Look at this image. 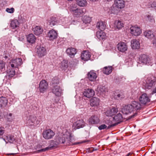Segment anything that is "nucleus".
<instances>
[{"label": "nucleus", "instance_id": "obj_36", "mask_svg": "<svg viewBox=\"0 0 156 156\" xmlns=\"http://www.w3.org/2000/svg\"><path fill=\"white\" fill-rule=\"evenodd\" d=\"M112 66H105L103 68L102 71L104 74L109 75L112 73Z\"/></svg>", "mask_w": 156, "mask_h": 156}, {"label": "nucleus", "instance_id": "obj_6", "mask_svg": "<svg viewBox=\"0 0 156 156\" xmlns=\"http://www.w3.org/2000/svg\"><path fill=\"white\" fill-rule=\"evenodd\" d=\"M139 63L148 65H151L152 64L151 60L149 56L144 54L140 55L139 58Z\"/></svg>", "mask_w": 156, "mask_h": 156}, {"label": "nucleus", "instance_id": "obj_11", "mask_svg": "<svg viewBox=\"0 0 156 156\" xmlns=\"http://www.w3.org/2000/svg\"><path fill=\"white\" fill-rule=\"evenodd\" d=\"M139 100L140 103L143 105H145L150 101V99L146 93H144L141 95Z\"/></svg>", "mask_w": 156, "mask_h": 156}, {"label": "nucleus", "instance_id": "obj_16", "mask_svg": "<svg viewBox=\"0 0 156 156\" xmlns=\"http://www.w3.org/2000/svg\"><path fill=\"white\" fill-rule=\"evenodd\" d=\"M125 2L123 0H115L114 6H115L118 9H122L125 7Z\"/></svg>", "mask_w": 156, "mask_h": 156}, {"label": "nucleus", "instance_id": "obj_45", "mask_svg": "<svg viewBox=\"0 0 156 156\" xmlns=\"http://www.w3.org/2000/svg\"><path fill=\"white\" fill-rule=\"evenodd\" d=\"M13 62L15 63L16 66H20L22 64V59L21 58H16L14 60Z\"/></svg>", "mask_w": 156, "mask_h": 156}, {"label": "nucleus", "instance_id": "obj_44", "mask_svg": "<svg viewBox=\"0 0 156 156\" xmlns=\"http://www.w3.org/2000/svg\"><path fill=\"white\" fill-rule=\"evenodd\" d=\"M83 22L85 24L90 23L91 21V18L87 16H85L83 18Z\"/></svg>", "mask_w": 156, "mask_h": 156}, {"label": "nucleus", "instance_id": "obj_35", "mask_svg": "<svg viewBox=\"0 0 156 156\" xmlns=\"http://www.w3.org/2000/svg\"><path fill=\"white\" fill-rule=\"evenodd\" d=\"M33 31L34 34L37 35H39L41 34L43 31V30L40 26H36L33 29Z\"/></svg>", "mask_w": 156, "mask_h": 156}, {"label": "nucleus", "instance_id": "obj_4", "mask_svg": "<svg viewBox=\"0 0 156 156\" xmlns=\"http://www.w3.org/2000/svg\"><path fill=\"white\" fill-rule=\"evenodd\" d=\"M145 87L146 88L150 89L156 85V77L152 75L149 76L146 80Z\"/></svg>", "mask_w": 156, "mask_h": 156}, {"label": "nucleus", "instance_id": "obj_33", "mask_svg": "<svg viewBox=\"0 0 156 156\" xmlns=\"http://www.w3.org/2000/svg\"><path fill=\"white\" fill-rule=\"evenodd\" d=\"M98 93L101 94H105V93L108 92V89L105 86L102 85L98 86L97 88Z\"/></svg>", "mask_w": 156, "mask_h": 156}, {"label": "nucleus", "instance_id": "obj_9", "mask_svg": "<svg viewBox=\"0 0 156 156\" xmlns=\"http://www.w3.org/2000/svg\"><path fill=\"white\" fill-rule=\"evenodd\" d=\"M55 135V132L50 129H45L42 133L43 137L46 140H49L52 138Z\"/></svg>", "mask_w": 156, "mask_h": 156}, {"label": "nucleus", "instance_id": "obj_22", "mask_svg": "<svg viewBox=\"0 0 156 156\" xmlns=\"http://www.w3.org/2000/svg\"><path fill=\"white\" fill-rule=\"evenodd\" d=\"M117 46L118 50L120 52H124L127 50V46L125 43L123 42L119 43Z\"/></svg>", "mask_w": 156, "mask_h": 156}, {"label": "nucleus", "instance_id": "obj_15", "mask_svg": "<svg viewBox=\"0 0 156 156\" xmlns=\"http://www.w3.org/2000/svg\"><path fill=\"white\" fill-rule=\"evenodd\" d=\"M6 74L5 76L4 80L6 81L10 80L16 74V71L14 68H10L6 71Z\"/></svg>", "mask_w": 156, "mask_h": 156}, {"label": "nucleus", "instance_id": "obj_19", "mask_svg": "<svg viewBox=\"0 0 156 156\" xmlns=\"http://www.w3.org/2000/svg\"><path fill=\"white\" fill-rule=\"evenodd\" d=\"M89 122L90 124H97L100 123V119L97 115H94L89 119Z\"/></svg>", "mask_w": 156, "mask_h": 156}, {"label": "nucleus", "instance_id": "obj_34", "mask_svg": "<svg viewBox=\"0 0 156 156\" xmlns=\"http://www.w3.org/2000/svg\"><path fill=\"white\" fill-rule=\"evenodd\" d=\"M20 25V23L18 20L14 19L12 20L10 23V26L12 29H15L19 27Z\"/></svg>", "mask_w": 156, "mask_h": 156}, {"label": "nucleus", "instance_id": "obj_24", "mask_svg": "<svg viewBox=\"0 0 156 156\" xmlns=\"http://www.w3.org/2000/svg\"><path fill=\"white\" fill-rule=\"evenodd\" d=\"M95 94L94 90L91 89H85L83 93L84 96L87 98H90L93 97Z\"/></svg>", "mask_w": 156, "mask_h": 156}, {"label": "nucleus", "instance_id": "obj_13", "mask_svg": "<svg viewBox=\"0 0 156 156\" xmlns=\"http://www.w3.org/2000/svg\"><path fill=\"white\" fill-rule=\"evenodd\" d=\"M48 87V83L45 80H42L40 81L39 86L40 93H43L45 91Z\"/></svg>", "mask_w": 156, "mask_h": 156}, {"label": "nucleus", "instance_id": "obj_48", "mask_svg": "<svg viewBox=\"0 0 156 156\" xmlns=\"http://www.w3.org/2000/svg\"><path fill=\"white\" fill-rule=\"evenodd\" d=\"M5 128L3 127H0V138H3V135L5 133Z\"/></svg>", "mask_w": 156, "mask_h": 156}, {"label": "nucleus", "instance_id": "obj_41", "mask_svg": "<svg viewBox=\"0 0 156 156\" xmlns=\"http://www.w3.org/2000/svg\"><path fill=\"white\" fill-rule=\"evenodd\" d=\"M5 62L0 61V73H3L5 71Z\"/></svg>", "mask_w": 156, "mask_h": 156}, {"label": "nucleus", "instance_id": "obj_2", "mask_svg": "<svg viewBox=\"0 0 156 156\" xmlns=\"http://www.w3.org/2000/svg\"><path fill=\"white\" fill-rule=\"evenodd\" d=\"M70 136L63 135L58 138V142L59 144H63L65 145L72 146L77 144V143H73V140L72 139Z\"/></svg>", "mask_w": 156, "mask_h": 156}, {"label": "nucleus", "instance_id": "obj_31", "mask_svg": "<svg viewBox=\"0 0 156 156\" xmlns=\"http://www.w3.org/2000/svg\"><path fill=\"white\" fill-rule=\"evenodd\" d=\"M8 104V100L6 98L2 96L0 97V107H5Z\"/></svg>", "mask_w": 156, "mask_h": 156}, {"label": "nucleus", "instance_id": "obj_51", "mask_svg": "<svg viewBox=\"0 0 156 156\" xmlns=\"http://www.w3.org/2000/svg\"><path fill=\"white\" fill-rule=\"evenodd\" d=\"M14 9L13 8H12L10 9L7 8L6 9V12L10 13H13L14 12Z\"/></svg>", "mask_w": 156, "mask_h": 156}, {"label": "nucleus", "instance_id": "obj_49", "mask_svg": "<svg viewBox=\"0 0 156 156\" xmlns=\"http://www.w3.org/2000/svg\"><path fill=\"white\" fill-rule=\"evenodd\" d=\"M146 16L147 18V20L148 21L151 22H154V20L152 16L150 15H148Z\"/></svg>", "mask_w": 156, "mask_h": 156}, {"label": "nucleus", "instance_id": "obj_42", "mask_svg": "<svg viewBox=\"0 0 156 156\" xmlns=\"http://www.w3.org/2000/svg\"><path fill=\"white\" fill-rule=\"evenodd\" d=\"M115 25L118 29L121 28L124 26L123 23L120 20H116L115 23Z\"/></svg>", "mask_w": 156, "mask_h": 156}, {"label": "nucleus", "instance_id": "obj_25", "mask_svg": "<svg viewBox=\"0 0 156 156\" xmlns=\"http://www.w3.org/2000/svg\"><path fill=\"white\" fill-rule=\"evenodd\" d=\"M87 77L89 80L91 81L96 80L97 77L96 73L93 70H91L87 74Z\"/></svg>", "mask_w": 156, "mask_h": 156}, {"label": "nucleus", "instance_id": "obj_30", "mask_svg": "<svg viewBox=\"0 0 156 156\" xmlns=\"http://www.w3.org/2000/svg\"><path fill=\"white\" fill-rule=\"evenodd\" d=\"M131 46L133 49H138L140 48V43L136 39H134L131 41Z\"/></svg>", "mask_w": 156, "mask_h": 156}, {"label": "nucleus", "instance_id": "obj_29", "mask_svg": "<svg viewBox=\"0 0 156 156\" xmlns=\"http://www.w3.org/2000/svg\"><path fill=\"white\" fill-rule=\"evenodd\" d=\"M99 99L97 98L93 97L90 100V105L91 106H97L99 105Z\"/></svg>", "mask_w": 156, "mask_h": 156}, {"label": "nucleus", "instance_id": "obj_20", "mask_svg": "<svg viewBox=\"0 0 156 156\" xmlns=\"http://www.w3.org/2000/svg\"><path fill=\"white\" fill-rule=\"evenodd\" d=\"M96 36L100 40L104 41L106 39L107 37L106 33L102 30L97 31Z\"/></svg>", "mask_w": 156, "mask_h": 156}, {"label": "nucleus", "instance_id": "obj_8", "mask_svg": "<svg viewBox=\"0 0 156 156\" xmlns=\"http://www.w3.org/2000/svg\"><path fill=\"white\" fill-rule=\"evenodd\" d=\"M58 144L59 143L58 141L52 140L48 147L37 150V153H40L56 148L58 147Z\"/></svg>", "mask_w": 156, "mask_h": 156}, {"label": "nucleus", "instance_id": "obj_57", "mask_svg": "<svg viewBox=\"0 0 156 156\" xmlns=\"http://www.w3.org/2000/svg\"><path fill=\"white\" fill-rule=\"evenodd\" d=\"M13 154L11 153V154H9V155H12V154Z\"/></svg>", "mask_w": 156, "mask_h": 156}, {"label": "nucleus", "instance_id": "obj_56", "mask_svg": "<svg viewBox=\"0 0 156 156\" xmlns=\"http://www.w3.org/2000/svg\"><path fill=\"white\" fill-rule=\"evenodd\" d=\"M131 154V153H129L127 154L126 156H129Z\"/></svg>", "mask_w": 156, "mask_h": 156}, {"label": "nucleus", "instance_id": "obj_3", "mask_svg": "<svg viewBox=\"0 0 156 156\" xmlns=\"http://www.w3.org/2000/svg\"><path fill=\"white\" fill-rule=\"evenodd\" d=\"M36 116L33 115H30L29 119L27 121V126L34 128L38 126L41 121L38 119L36 120Z\"/></svg>", "mask_w": 156, "mask_h": 156}, {"label": "nucleus", "instance_id": "obj_37", "mask_svg": "<svg viewBox=\"0 0 156 156\" xmlns=\"http://www.w3.org/2000/svg\"><path fill=\"white\" fill-rule=\"evenodd\" d=\"M96 27L101 30L103 31V30H104L105 29L106 26L105 23V22L100 21L97 23Z\"/></svg>", "mask_w": 156, "mask_h": 156}, {"label": "nucleus", "instance_id": "obj_55", "mask_svg": "<svg viewBox=\"0 0 156 156\" xmlns=\"http://www.w3.org/2000/svg\"><path fill=\"white\" fill-rule=\"evenodd\" d=\"M11 66L12 68H13L15 66L14 64H11Z\"/></svg>", "mask_w": 156, "mask_h": 156}, {"label": "nucleus", "instance_id": "obj_27", "mask_svg": "<svg viewBox=\"0 0 156 156\" xmlns=\"http://www.w3.org/2000/svg\"><path fill=\"white\" fill-rule=\"evenodd\" d=\"M125 96L123 92L121 91L119 92H115L114 94V98L117 100H120L124 98Z\"/></svg>", "mask_w": 156, "mask_h": 156}, {"label": "nucleus", "instance_id": "obj_58", "mask_svg": "<svg viewBox=\"0 0 156 156\" xmlns=\"http://www.w3.org/2000/svg\"><path fill=\"white\" fill-rule=\"evenodd\" d=\"M86 142V141L85 140L83 141V142H84V143H85V142Z\"/></svg>", "mask_w": 156, "mask_h": 156}, {"label": "nucleus", "instance_id": "obj_17", "mask_svg": "<svg viewBox=\"0 0 156 156\" xmlns=\"http://www.w3.org/2000/svg\"><path fill=\"white\" fill-rule=\"evenodd\" d=\"M66 52L70 57L73 58L77 52V50L74 48L70 47L67 48Z\"/></svg>", "mask_w": 156, "mask_h": 156}, {"label": "nucleus", "instance_id": "obj_21", "mask_svg": "<svg viewBox=\"0 0 156 156\" xmlns=\"http://www.w3.org/2000/svg\"><path fill=\"white\" fill-rule=\"evenodd\" d=\"M91 57L90 53L87 51H83L81 53V59L84 61L89 60Z\"/></svg>", "mask_w": 156, "mask_h": 156}, {"label": "nucleus", "instance_id": "obj_47", "mask_svg": "<svg viewBox=\"0 0 156 156\" xmlns=\"http://www.w3.org/2000/svg\"><path fill=\"white\" fill-rule=\"evenodd\" d=\"M12 114L11 113H10L8 115H7L5 118L6 119L7 121L8 122H12Z\"/></svg>", "mask_w": 156, "mask_h": 156}, {"label": "nucleus", "instance_id": "obj_54", "mask_svg": "<svg viewBox=\"0 0 156 156\" xmlns=\"http://www.w3.org/2000/svg\"><path fill=\"white\" fill-rule=\"evenodd\" d=\"M156 93V87H155L153 89V90L152 91V93L153 94H155Z\"/></svg>", "mask_w": 156, "mask_h": 156}, {"label": "nucleus", "instance_id": "obj_46", "mask_svg": "<svg viewBox=\"0 0 156 156\" xmlns=\"http://www.w3.org/2000/svg\"><path fill=\"white\" fill-rule=\"evenodd\" d=\"M52 83L53 84H58L59 83V80L58 77L55 76L52 79Z\"/></svg>", "mask_w": 156, "mask_h": 156}, {"label": "nucleus", "instance_id": "obj_32", "mask_svg": "<svg viewBox=\"0 0 156 156\" xmlns=\"http://www.w3.org/2000/svg\"><path fill=\"white\" fill-rule=\"evenodd\" d=\"M27 42L31 44H33L35 42L36 38L33 34H30L27 37Z\"/></svg>", "mask_w": 156, "mask_h": 156}, {"label": "nucleus", "instance_id": "obj_26", "mask_svg": "<svg viewBox=\"0 0 156 156\" xmlns=\"http://www.w3.org/2000/svg\"><path fill=\"white\" fill-rule=\"evenodd\" d=\"M57 20L55 17L52 16L47 20V23L51 27L55 25L57 23Z\"/></svg>", "mask_w": 156, "mask_h": 156}, {"label": "nucleus", "instance_id": "obj_40", "mask_svg": "<svg viewBox=\"0 0 156 156\" xmlns=\"http://www.w3.org/2000/svg\"><path fill=\"white\" fill-rule=\"evenodd\" d=\"M76 3L80 7L86 6L87 4L86 0H76Z\"/></svg>", "mask_w": 156, "mask_h": 156}, {"label": "nucleus", "instance_id": "obj_1", "mask_svg": "<svg viewBox=\"0 0 156 156\" xmlns=\"http://www.w3.org/2000/svg\"><path fill=\"white\" fill-rule=\"evenodd\" d=\"M141 104L138 101H133L130 104L125 105L123 108L122 111L126 114H128L132 112H135L133 115L129 117V119L134 118L137 115V112L141 109L142 106Z\"/></svg>", "mask_w": 156, "mask_h": 156}, {"label": "nucleus", "instance_id": "obj_59", "mask_svg": "<svg viewBox=\"0 0 156 156\" xmlns=\"http://www.w3.org/2000/svg\"><path fill=\"white\" fill-rule=\"evenodd\" d=\"M87 141H89L87 140Z\"/></svg>", "mask_w": 156, "mask_h": 156}, {"label": "nucleus", "instance_id": "obj_23", "mask_svg": "<svg viewBox=\"0 0 156 156\" xmlns=\"http://www.w3.org/2000/svg\"><path fill=\"white\" fill-rule=\"evenodd\" d=\"M47 35L50 40H53L57 37L58 34L55 30H51L48 32Z\"/></svg>", "mask_w": 156, "mask_h": 156}, {"label": "nucleus", "instance_id": "obj_28", "mask_svg": "<svg viewBox=\"0 0 156 156\" xmlns=\"http://www.w3.org/2000/svg\"><path fill=\"white\" fill-rule=\"evenodd\" d=\"M37 52L38 56L41 57L44 56L46 54V48L43 47H40L37 49Z\"/></svg>", "mask_w": 156, "mask_h": 156}, {"label": "nucleus", "instance_id": "obj_53", "mask_svg": "<svg viewBox=\"0 0 156 156\" xmlns=\"http://www.w3.org/2000/svg\"><path fill=\"white\" fill-rule=\"evenodd\" d=\"M87 150L88 152H92L94 151V149L93 147H90L88 148Z\"/></svg>", "mask_w": 156, "mask_h": 156}, {"label": "nucleus", "instance_id": "obj_50", "mask_svg": "<svg viewBox=\"0 0 156 156\" xmlns=\"http://www.w3.org/2000/svg\"><path fill=\"white\" fill-rule=\"evenodd\" d=\"M108 127H107V126L105 124H103L100 126L98 127V129L100 130H101L105 129H107Z\"/></svg>", "mask_w": 156, "mask_h": 156}, {"label": "nucleus", "instance_id": "obj_5", "mask_svg": "<svg viewBox=\"0 0 156 156\" xmlns=\"http://www.w3.org/2000/svg\"><path fill=\"white\" fill-rule=\"evenodd\" d=\"M123 117L121 114L119 113L116 115H115L114 116L113 118V120L116 122L115 123H113L112 121L109 123H108L107 124L109 125L107 129L110 128L118 125L121 122H122Z\"/></svg>", "mask_w": 156, "mask_h": 156}, {"label": "nucleus", "instance_id": "obj_12", "mask_svg": "<svg viewBox=\"0 0 156 156\" xmlns=\"http://www.w3.org/2000/svg\"><path fill=\"white\" fill-rule=\"evenodd\" d=\"M118 108L117 106L111 107L108 108L105 112L106 115L112 117L115 115L118 112Z\"/></svg>", "mask_w": 156, "mask_h": 156}, {"label": "nucleus", "instance_id": "obj_39", "mask_svg": "<svg viewBox=\"0 0 156 156\" xmlns=\"http://www.w3.org/2000/svg\"><path fill=\"white\" fill-rule=\"evenodd\" d=\"M144 36L148 39H151L154 35L151 30H146L144 33Z\"/></svg>", "mask_w": 156, "mask_h": 156}, {"label": "nucleus", "instance_id": "obj_7", "mask_svg": "<svg viewBox=\"0 0 156 156\" xmlns=\"http://www.w3.org/2000/svg\"><path fill=\"white\" fill-rule=\"evenodd\" d=\"M70 11L73 12L74 16L77 17L82 16L86 12V10L85 8H71L70 9Z\"/></svg>", "mask_w": 156, "mask_h": 156}, {"label": "nucleus", "instance_id": "obj_10", "mask_svg": "<svg viewBox=\"0 0 156 156\" xmlns=\"http://www.w3.org/2000/svg\"><path fill=\"white\" fill-rule=\"evenodd\" d=\"M130 33L132 36H137L141 34L142 31L140 27L137 25L132 26L130 28Z\"/></svg>", "mask_w": 156, "mask_h": 156}, {"label": "nucleus", "instance_id": "obj_52", "mask_svg": "<svg viewBox=\"0 0 156 156\" xmlns=\"http://www.w3.org/2000/svg\"><path fill=\"white\" fill-rule=\"evenodd\" d=\"M151 7L156 10V2H153L151 4Z\"/></svg>", "mask_w": 156, "mask_h": 156}, {"label": "nucleus", "instance_id": "obj_18", "mask_svg": "<svg viewBox=\"0 0 156 156\" xmlns=\"http://www.w3.org/2000/svg\"><path fill=\"white\" fill-rule=\"evenodd\" d=\"M61 91L60 87L57 85L53 86L52 88V92L58 97L61 95Z\"/></svg>", "mask_w": 156, "mask_h": 156}, {"label": "nucleus", "instance_id": "obj_43", "mask_svg": "<svg viewBox=\"0 0 156 156\" xmlns=\"http://www.w3.org/2000/svg\"><path fill=\"white\" fill-rule=\"evenodd\" d=\"M120 9H118L115 6H114V4L113 5V7L112 8L111 10V13L117 14L119 12Z\"/></svg>", "mask_w": 156, "mask_h": 156}, {"label": "nucleus", "instance_id": "obj_14", "mask_svg": "<svg viewBox=\"0 0 156 156\" xmlns=\"http://www.w3.org/2000/svg\"><path fill=\"white\" fill-rule=\"evenodd\" d=\"M85 126V122L82 119L77 120L74 122L73 125V127L75 130L83 128Z\"/></svg>", "mask_w": 156, "mask_h": 156}, {"label": "nucleus", "instance_id": "obj_38", "mask_svg": "<svg viewBox=\"0 0 156 156\" xmlns=\"http://www.w3.org/2000/svg\"><path fill=\"white\" fill-rule=\"evenodd\" d=\"M3 139L4 140H6L5 142L7 141L10 143H13L15 140L14 136L11 135H8Z\"/></svg>", "mask_w": 156, "mask_h": 156}]
</instances>
